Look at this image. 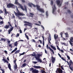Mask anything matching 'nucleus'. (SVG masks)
Masks as SVG:
<instances>
[{"instance_id": "obj_1", "label": "nucleus", "mask_w": 73, "mask_h": 73, "mask_svg": "<svg viewBox=\"0 0 73 73\" xmlns=\"http://www.w3.org/2000/svg\"><path fill=\"white\" fill-rule=\"evenodd\" d=\"M37 56L36 54H32V56H33V57H35V58H36V60H38V61H39L40 62H42V61L40 58V57L42 55V54H37Z\"/></svg>"}, {"instance_id": "obj_2", "label": "nucleus", "mask_w": 73, "mask_h": 73, "mask_svg": "<svg viewBox=\"0 0 73 73\" xmlns=\"http://www.w3.org/2000/svg\"><path fill=\"white\" fill-rule=\"evenodd\" d=\"M16 10L17 11L16 12L15 11H14L15 15L16 16H25L24 14L20 12V11L19 10L17 7L16 8Z\"/></svg>"}, {"instance_id": "obj_3", "label": "nucleus", "mask_w": 73, "mask_h": 73, "mask_svg": "<svg viewBox=\"0 0 73 73\" xmlns=\"http://www.w3.org/2000/svg\"><path fill=\"white\" fill-rule=\"evenodd\" d=\"M36 7L38 11H40V12H42V13H44V12H45L44 9L40 8V6L38 5H36Z\"/></svg>"}, {"instance_id": "obj_4", "label": "nucleus", "mask_w": 73, "mask_h": 73, "mask_svg": "<svg viewBox=\"0 0 73 73\" xmlns=\"http://www.w3.org/2000/svg\"><path fill=\"white\" fill-rule=\"evenodd\" d=\"M24 23H27V24H25L24 25L25 26V27H27V26H29V27H32V23L29 22L25 21Z\"/></svg>"}, {"instance_id": "obj_5", "label": "nucleus", "mask_w": 73, "mask_h": 73, "mask_svg": "<svg viewBox=\"0 0 73 73\" xmlns=\"http://www.w3.org/2000/svg\"><path fill=\"white\" fill-rule=\"evenodd\" d=\"M52 13L53 14H54V15L55 14H56V9H57V8L56 7V6L55 5H54L52 7Z\"/></svg>"}, {"instance_id": "obj_6", "label": "nucleus", "mask_w": 73, "mask_h": 73, "mask_svg": "<svg viewBox=\"0 0 73 73\" xmlns=\"http://www.w3.org/2000/svg\"><path fill=\"white\" fill-rule=\"evenodd\" d=\"M15 4H17V5H18L19 6H20L21 7V8L23 10V11H24V9L23 8V7L18 2V0H15Z\"/></svg>"}, {"instance_id": "obj_7", "label": "nucleus", "mask_w": 73, "mask_h": 73, "mask_svg": "<svg viewBox=\"0 0 73 73\" xmlns=\"http://www.w3.org/2000/svg\"><path fill=\"white\" fill-rule=\"evenodd\" d=\"M8 23L9 24V25L11 27L10 28V29L8 31V34H10L11 32L13 31V28L14 27H12V26L11 25V23H10V22H8Z\"/></svg>"}, {"instance_id": "obj_8", "label": "nucleus", "mask_w": 73, "mask_h": 73, "mask_svg": "<svg viewBox=\"0 0 73 73\" xmlns=\"http://www.w3.org/2000/svg\"><path fill=\"white\" fill-rule=\"evenodd\" d=\"M30 71H32V72L33 73H38V70H36V69H34L33 68H30Z\"/></svg>"}, {"instance_id": "obj_9", "label": "nucleus", "mask_w": 73, "mask_h": 73, "mask_svg": "<svg viewBox=\"0 0 73 73\" xmlns=\"http://www.w3.org/2000/svg\"><path fill=\"white\" fill-rule=\"evenodd\" d=\"M60 1L59 0H56V3L57 4V5L59 7H60L61 6V5H62V3H60Z\"/></svg>"}, {"instance_id": "obj_10", "label": "nucleus", "mask_w": 73, "mask_h": 73, "mask_svg": "<svg viewBox=\"0 0 73 73\" xmlns=\"http://www.w3.org/2000/svg\"><path fill=\"white\" fill-rule=\"evenodd\" d=\"M56 73H63V71L62 69L59 68H58L56 69Z\"/></svg>"}, {"instance_id": "obj_11", "label": "nucleus", "mask_w": 73, "mask_h": 73, "mask_svg": "<svg viewBox=\"0 0 73 73\" xmlns=\"http://www.w3.org/2000/svg\"><path fill=\"white\" fill-rule=\"evenodd\" d=\"M70 44L71 45V46H73V37L72 36L70 38V40L69 41Z\"/></svg>"}, {"instance_id": "obj_12", "label": "nucleus", "mask_w": 73, "mask_h": 73, "mask_svg": "<svg viewBox=\"0 0 73 73\" xmlns=\"http://www.w3.org/2000/svg\"><path fill=\"white\" fill-rule=\"evenodd\" d=\"M15 5L11 3H9L8 5H7V7L8 8H12V7H13Z\"/></svg>"}, {"instance_id": "obj_13", "label": "nucleus", "mask_w": 73, "mask_h": 73, "mask_svg": "<svg viewBox=\"0 0 73 73\" xmlns=\"http://www.w3.org/2000/svg\"><path fill=\"white\" fill-rule=\"evenodd\" d=\"M46 48L47 49H50V51L52 52V54H54V51H53V50L50 47H49L48 46V44L46 45Z\"/></svg>"}, {"instance_id": "obj_14", "label": "nucleus", "mask_w": 73, "mask_h": 73, "mask_svg": "<svg viewBox=\"0 0 73 73\" xmlns=\"http://www.w3.org/2000/svg\"><path fill=\"white\" fill-rule=\"evenodd\" d=\"M51 61H52V62L54 64V62L55 61V60H56V58L54 57L53 56H51Z\"/></svg>"}, {"instance_id": "obj_15", "label": "nucleus", "mask_w": 73, "mask_h": 73, "mask_svg": "<svg viewBox=\"0 0 73 73\" xmlns=\"http://www.w3.org/2000/svg\"><path fill=\"white\" fill-rule=\"evenodd\" d=\"M66 62L69 66L70 65V64L71 65H73V62H72V60H70V61L69 62H69H68V61H67Z\"/></svg>"}, {"instance_id": "obj_16", "label": "nucleus", "mask_w": 73, "mask_h": 73, "mask_svg": "<svg viewBox=\"0 0 73 73\" xmlns=\"http://www.w3.org/2000/svg\"><path fill=\"white\" fill-rule=\"evenodd\" d=\"M63 34H64V33H63V32H61L60 33V35H61V37L62 38L63 40H66V39H65V38L63 37V36H62V35H63Z\"/></svg>"}, {"instance_id": "obj_17", "label": "nucleus", "mask_w": 73, "mask_h": 73, "mask_svg": "<svg viewBox=\"0 0 73 73\" xmlns=\"http://www.w3.org/2000/svg\"><path fill=\"white\" fill-rule=\"evenodd\" d=\"M32 5H33V7H36V5H35L32 3H29V6L31 7V8L32 7Z\"/></svg>"}, {"instance_id": "obj_18", "label": "nucleus", "mask_w": 73, "mask_h": 73, "mask_svg": "<svg viewBox=\"0 0 73 73\" xmlns=\"http://www.w3.org/2000/svg\"><path fill=\"white\" fill-rule=\"evenodd\" d=\"M4 11L5 14H4L5 16H7V13H9V12L7 11V9L6 8L4 9Z\"/></svg>"}, {"instance_id": "obj_19", "label": "nucleus", "mask_w": 73, "mask_h": 73, "mask_svg": "<svg viewBox=\"0 0 73 73\" xmlns=\"http://www.w3.org/2000/svg\"><path fill=\"white\" fill-rule=\"evenodd\" d=\"M2 61H3L4 62V63H5V62H7V64L9 63V62L7 61V60H6V59L4 58L2 60Z\"/></svg>"}, {"instance_id": "obj_20", "label": "nucleus", "mask_w": 73, "mask_h": 73, "mask_svg": "<svg viewBox=\"0 0 73 73\" xmlns=\"http://www.w3.org/2000/svg\"><path fill=\"white\" fill-rule=\"evenodd\" d=\"M58 56H59V57L61 58V59H62V60H63V61H66V60H65V59H64V58H63V57H61V56L60 55V54H59V53H58Z\"/></svg>"}, {"instance_id": "obj_21", "label": "nucleus", "mask_w": 73, "mask_h": 73, "mask_svg": "<svg viewBox=\"0 0 73 73\" xmlns=\"http://www.w3.org/2000/svg\"><path fill=\"white\" fill-rule=\"evenodd\" d=\"M9 26L10 25H6L4 27V28H5V29H8L9 28Z\"/></svg>"}, {"instance_id": "obj_22", "label": "nucleus", "mask_w": 73, "mask_h": 73, "mask_svg": "<svg viewBox=\"0 0 73 73\" xmlns=\"http://www.w3.org/2000/svg\"><path fill=\"white\" fill-rule=\"evenodd\" d=\"M33 67L35 68H36V69H40V68H41V67L40 66H33Z\"/></svg>"}, {"instance_id": "obj_23", "label": "nucleus", "mask_w": 73, "mask_h": 73, "mask_svg": "<svg viewBox=\"0 0 73 73\" xmlns=\"http://www.w3.org/2000/svg\"><path fill=\"white\" fill-rule=\"evenodd\" d=\"M58 35H57L56 36V34H55L54 35V38L55 40L57 39L58 38Z\"/></svg>"}, {"instance_id": "obj_24", "label": "nucleus", "mask_w": 73, "mask_h": 73, "mask_svg": "<svg viewBox=\"0 0 73 73\" xmlns=\"http://www.w3.org/2000/svg\"><path fill=\"white\" fill-rule=\"evenodd\" d=\"M64 34L66 35V37H67V38H69V35H68V33H65Z\"/></svg>"}, {"instance_id": "obj_25", "label": "nucleus", "mask_w": 73, "mask_h": 73, "mask_svg": "<svg viewBox=\"0 0 73 73\" xmlns=\"http://www.w3.org/2000/svg\"><path fill=\"white\" fill-rule=\"evenodd\" d=\"M30 15H30L29 16V17H33V16L34 15V14H33V13H30Z\"/></svg>"}, {"instance_id": "obj_26", "label": "nucleus", "mask_w": 73, "mask_h": 73, "mask_svg": "<svg viewBox=\"0 0 73 73\" xmlns=\"http://www.w3.org/2000/svg\"><path fill=\"white\" fill-rule=\"evenodd\" d=\"M0 41H6V39L5 38H1V39L0 40Z\"/></svg>"}, {"instance_id": "obj_27", "label": "nucleus", "mask_w": 73, "mask_h": 73, "mask_svg": "<svg viewBox=\"0 0 73 73\" xmlns=\"http://www.w3.org/2000/svg\"><path fill=\"white\" fill-rule=\"evenodd\" d=\"M8 68L11 70H11V64H10V63H9L8 65Z\"/></svg>"}, {"instance_id": "obj_28", "label": "nucleus", "mask_w": 73, "mask_h": 73, "mask_svg": "<svg viewBox=\"0 0 73 73\" xmlns=\"http://www.w3.org/2000/svg\"><path fill=\"white\" fill-rule=\"evenodd\" d=\"M50 47L51 48L53 49H54V50H56V47H55L54 46H53L52 45H50Z\"/></svg>"}, {"instance_id": "obj_29", "label": "nucleus", "mask_w": 73, "mask_h": 73, "mask_svg": "<svg viewBox=\"0 0 73 73\" xmlns=\"http://www.w3.org/2000/svg\"><path fill=\"white\" fill-rule=\"evenodd\" d=\"M19 52H20V50H17L15 52V54H17V53H19Z\"/></svg>"}, {"instance_id": "obj_30", "label": "nucleus", "mask_w": 73, "mask_h": 73, "mask_svg": "<svg viewBox=\"0 0 73 73\" xmlns=\"http://www.w3.org/2000/svg\"><path fill=\"white\" fill-rule=\"evenodd\" d=\"M71 65H72L70 64L69 66V67L70 69V70H72V71H73V69H72V68H71V66H71Z\"/></svg>"}, {"instance_id": "obj_31", "label": "nucleus", "mask_w": 73, "mask_h": 73, "mask_svg": "<svg viewBox=\"0 0 73 73\" xmlns=\"http://www.w3.org/2000/svg\"><path fill=\"white\" fill-rule=\"evenodd\" d=\"M41 73H45V71H44V70H41L40 71Z\"/></svg>"}, {"instance_id": "obj_32", "label": "nucleus", "mask_w": 73, "mask_h": 73, "mask_svg": "<svg viewBox=\"0 0 73 73\" xmlns=\"http://www.w3.org/2000/svg\"><path fill=\"white\" fill-rule=\"evenodd\" d=\"M25 52H23V53H21V54H20L19 53V57H20V56H21V55H24V54H25Z\"/></svg>"}, {"instance_id": "obj_33", "label": "nucleus", "mask_w": 73, "mask_h": 73, "mask_svg": "<svg viewBox=\"0 0 73 73\" xmlns=\"http://www.w3.org/2000/svg\"><path fill=\"white\" fill-rule=\"evenodd\" d=\"M48 41H51V37L50 35L49 36V37L48 38Z\"/></svg>"}, {"instance_id": "obj_34", "label": "nucleus", "mask_w": 73, "mask_h": 73, "mask_svg": "<svg viewBox=\"0 0 73 73\" xmlns=\"http://www.w3.org/2000/svg\"><path fill=\"white\" fill-rule=\"evenodd\" d=\"M17 44H17V42H16L14 44V46H17Z\"/></svg>"}, {"instance_id": "obj_35", "label": "nucleus", "mask_w": 73, "mask_h": 73, "mask_svg": "<svg viewBox=\"0 0 73 73\" xmlns=\"http://www.w3.org/2000/svg\"><path fill=\"white\" fill-rule=\"evenodd\" d=\"M27 64L26 63H24L23 65L22 66H23V67H25V66H27Z\"/></svg>"}, {"instance_id": "obj_36", "label": "nucleus", "mask_w": 73, "mask_h": 73, "mask_svg": "<svg viewBox=\"0 0 73 73\" xmlns=\"http://www.w3.org/2000/svg\"><path fill=\"white\" fill-rule=\"evenodd\" d=\"M15 70H16L17 69V64H15Z\"/></svg>"}, {"instance_id": "obj_37", "label": "nucleus", "mask_w": 73, "mask_h": 73, "mask_svg": "<svg viewBox=\"0 0 73 73\" xmlns=\"http://www.w3.org/2000/svg\"><path fill=\"white\" fill-rule=\"evenodd\" d=\"M53 1H51V3H50V5H53Z\"/></svg>"}, {"instance_id": "obj_38", "label": "nucleus", "mask_w": 73, "mask_h": 73, "mask_svg": "<svg viewBox=\"0 0 73 73\" xmlns=\"http://www.w3.org/2000/svg\"><path fill=\"white\" fill-rule=\"evenodd\" d=\"M48 12L47 11L46 12V16H48Z\"/></svg>"}, {"instance_id": "obj_39", "label": "nucleus", "mask_w": 73, "mask_h": 73, "mask_svg": "<svg viewBox=\"0 0 73 73\" xmlns=\"http://www.w3.org/2000/svg\"><path fill=\"white\" fill-rule=\"evenodd\" d=\"M3 23H4V22H3V21H1V22H0V25H3Z\"/></svg>"}, {"instance_id": "obj_40", "label": "nucleus", "mask_w": 73, "mask_h": 73, "mask_svg": "<svg viewBox=\"0 0 73 73\" xmlns=\"http://www.w3.org/2000/svg\"><path fill=\"white\" fill-rule=\"evenodd\" d=\"M67 11L69 13H70V14L71 13V11H70L69 10H67Z\"/></svg>"}, {"instance_id": "obj_41", "label": "nucleus", "mask_w": 73, "mask_h": 73, "mask_svg": "<svg viewBox=\"0 0 73 73\" xmlns=\"http://www.w3.org/2000/svg\"><path fill=\"white\" fill-rule=\"evenodd\" d=\"M19 36H20V34L17 33V35L16 36V37H19Z\"/></svg>"}, {"instance_id": "obj_42", "label": "nucleus", "mask_w": 73, "mask_h": 73, "mask_svg": "<svg viewBox=\"0 0 73 73\" xmlns=\"http://www.w3.org/2000/svg\"><path fill=\"white\" fill-rule=\"evenodd\" d=\"M32 63L33 64H36L37 63V62L36 61H33Z\"/></svg>"}, {"instance_id": "obj_43", "label": "nucleus", "mask_w": 73, "mask_h": 73, "mask_svg": "<svg viewBox=\"0 0 73 73\" xmlns=\"http://www.w3.org/2000/svg\"><path fill=\"white\" fill-rule=\"evenodd\" d=\"M56 47H57V49L58 50H60V48H59L58 46H56Z\"/></svg>"}, {"instance_id": "obj_44", "label": "nucleus", "mask_w": 73, "mask_h": 73, "mask_svg": "<svg viewBox=\"0 0 73 73\" xmlns=\"http://www.w3.org/2000/svg\"><path fill=\"white\" fill-rule=\"evenodd\" d=\"M62 67H64V66H61V69H62V70H64V68Z\"/></svg>"}, {"instance_id": "obj_45", "label": "nucleus", "mask_w": 73, "mask_h": 73, "mask_svg": "<svg viewBox=\"0 0 73 73\" xmlns=\"http://www.w3.org/2000/svg\"><path fill=\"white\" fill-rule=\"evenodd\" d=\"M67 57L68 60H70V57H69V56H68V55H67Z\"/></svg>"}, {"instance_id": "obj_46", "label": "nucleus", "mask_w": 73, "mask_h": 73, "mask_svg": "<svg viewBox=\"0 0 73 73\" xmlns=\"http://www.w3.org/2000/svg\"><path fill=\"white\" fill-rule=\"evenodd\" d=\"M26 38L28 40H29V37H28V35H26Z\"/></svg>"}, {"instance_id": "obj_47", "label": "nucleus", "mask_w": 73, "mask_h": 73, "mask_svg": "<svg viewBox=\"0 0 73 73\" xmlns=\"http://www.w3.org/2000/svg\"><path fill=\"white\" fill-rule=\"evenodd\" d=\"M24 9V11H27V7H25V9Z\"/></svg>"}, {"instance_id": "obj_48", "label": "nucleus", "mask_w": 73, "mask_h": 73, "mask_svg": "<svg viewBox=\"0 0 73 73\" xmlns=\"http://www.w3.org/2000/svg\"><path fill=\"white\" fill-rule=\"evenodd\" d=\"M21 16V15H18V16H17V17H19V19H21V17H20V16Z\"/></svg>"}, {"instance_id": "obj_49", "label": "nucleus", "mask_w": 73, "mask_h": 73, "mask_svg": "<svg viewBox=\"0 0 73 73\" xmlns=\"http://www.w3.org/2000/svg\"><path fill=\"white\" fill-rule=\"evenodd\" d=\"M35 25H38V26H40V25L38 24L37 23H35Z\"/></svg>"}, {"instance_id": "obj_50", "label": "nucleus", "mask_w": 73, "mask_h": 73, "mask_svg": "<svg viewBox=\"0 0 73 73\" xmlns=\"http://www.w3.org/2000/svg\"><path fill=\"white\" fill-rule=\"evenodd\" d=\"M20 41H22L23 42L24 41V40H19L18 41V42H20Z\"/></svg>"}, {"instance_id": "obj_51", "label": "nucleus", "mask_w": 73, "mask_h": 73, "mask_svg": "<svg viewBox=\"0 0 73 73\" xmlns=\"http://www.w3.org/2000/svg\"><path fill=\"white\" fill-rule=\"evenodd\" d=\"M44 51H45V52L46 54H47V51L46 50V49L45 48L44 49Z\"/></svg>"}, {"instance_id": "obj_52", "label": "nucleus", "mask_w": 73, "mask_h": 73, "mask_svg": "<svg viewBox=\"0 0 73 73\" xmlns=\"http://www.w3.org/2000/svg\"><path fill=\"white\" fill-rule=\"evenodd\" d=\"M1 70L2 71V73H5V71L1 69Z\"/></svg>"}, {"instance_id": "obj_53", "label": "nucleus", "mask_w": 73, "mask_h": 73, "mask_svg": "<svg viewBox=\"0 0 73 73\" xmlns=\"http://www.w3.org/2000/svg\"><path fill=\"white\" fill-rule=\"evenodd\" d=\"M14 63L15 64V65H17V64H16V60H14Z\"/></svg>"}, {"instance_id": "obj_54", "label": "nucleus", "mask_w": 73, "mask_h": 73, "mask_svg": "<svg viewBox=\"0 0 73 73\" xmlns=\"http://www.w3.org/2000/svg\"><path fill=\"white\" fill-rule=\"evenodd\" d=\"M22 1L23 3H25V0H22Z\"/></svg>"}, {"instance_id": "obj_55", "label": "nucleus", "mask_w": 73, "mask_h": 73, "mask_svg": "<svg viewBox=\"0 0 73 73\" xmlns=\"http://www.w3.org/2000/svg\"><path fill=\"white\" fill-rule=\"evenodd\" d=\"M60 51H61V52H62V53H64V50H60Z\"/></svg>"}, {"instance_id": "obj_56", "label": "nucleus", "mask_w": 73, "mask_h": 73, "mask_svg": "<svg viewBox=\"0 0 73 73\" xmlns=\"http://www.w3.org/2000/svg\"><path fill=\"white\" fill-rule=\"evenodd\" d=\"M40 26L42 27V28H43V29H44V26H43L41 25H40Z\"/></svg>"}, {"instance_id": "obj_57", "label": "nucleus", "mask_w": 73, "mask_h": 73, "mask_svg": "<svg viewBox=\"0 0 73 73\" xmlns=\"http://www.w3.org/2000/svg\"><path fill=\"white\" fill-rule=\"evenodd\" d=\"M17 48H15V49L14 50L15 51H15H16V50H17Z\"/></svg>"}, {"instance_id": "obj_58", "label": "nucleus", "mask_w": 73, "mask_h": 73, "mask_svg": "<svg viewBox=\"0 0 73 73\" xmlns=\"http://www.w3.org/2000/svg\"><path fill=\"white\" fill-rule=\"evenodd\" d=\"M15 51L14 50H13V51H12V52H11V53L10 54H12V53H13V52H15Z\"/></svg>"}, {"instance_id": "obj_59", "label": "nucleus", "mask_w": 73, "mask_h": 73, "mask_svg": "<svg viewBox=\"0 0 73 73\" xmlns=\"http://www.w3.org/2000/svg\"><path fill=\"white\" fill-rule=\"evenodd\" d=\"M0 13H3V11L1 10H0Z\"/></svg>"}, {"instance_id": "obj_60", "label": "nucleus", "mask_w": 73, "mask_h": 73, "mask_svg": "<svg viewBox=\"0 0 73 73\" xmlns=\"http://www.w3.org/2000/svg\"><path fill=\"white\" fill-rule=\"evenodd\" d=\"M42 44H43V45L44 46V41H42Z\"/></svg>"}, {"instance_id": "obj_61", "label": "nucleus", "mask_w": 73, "mask_h": 73, "mask_svg": "<svg viewBox=\"0 0 73 73\" xmlns=\"http://www.w3.org/2000/svg\"><path fill=\"white\" fill-rule=\"evenodd\" d=\"M9 47H11V46H12V44H9Z\"/></svg>"}, {"instance_id": "obj_62", "label": "nucleus", "mask_w": 73, "mask_h": 73, "mask_svg": "<svg viewBox=\"0 0 73 73\" xmlns=\"http://www.w3.org/2000/svg\"><path fill=\"white\" fill-rule=\"evenodd\" d=\"M3 18L1 16H0V20H3Z\"/></svg>"}, {"instance_id": "obj_63", "label": "nucleus", "mask_w": 73, "mask_h": 73, "mask_svg": "<svg viewBox=\"0 0 73 73\" xmlns=\"http://www.w3.org/2000/svg\"><path fill=\"white\" fill-rule=\"evenodd\" d=\"M70 50L71 51V52H73V49H72L71 48H70Z\"/></svg>"}, {"instance_id": "obj_64", "label": "nucleus", "mask_w": 73, "mask_h": 73, "mask_svg": "<svg viewBox=\"0 0 73 73\" xmlns=\"http://www.w3.org/2000/svg\"><path fill=\"white\" fill-rule=\"evenodd\" d=\"M33 42H36V41L34 39H32Z\"/></svg>"}]
</instances>
